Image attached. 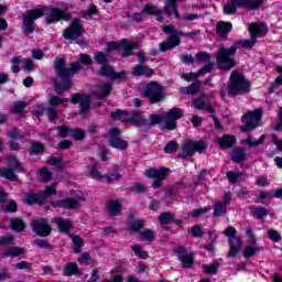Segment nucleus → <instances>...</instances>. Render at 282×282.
I'll use <instances>...</instances> for the list:
<instances>
[{"instance_id":"ddd939ff","label":"nucleus","mask_w":282,"mask_h":282,"mask_svg":"<svg viewBox=\"0 0 282 282\" xmlns=\"http://www.w3.org/2000/svg\"><path fill=\"white\" fill-rule=\"evenodd\" d=\"M85 29H83V22L78 19L74 20L72 24L63 31V36L66 41H76L83 36Z\"/></svg>"},{"instance_id":"bf43d9fd","label":"nucleus","mask_w":282,"mask_h":282,"mask_svg":"<svg viewBox=\"0 0 282 282\" xmlns=\"http://www.w3.org/2000/svg\"><path fill=\"white\" fill-rule=\"evenodd\" d=\"M40 195H44L45 202H47V197H51V195H56V183L47 186L44 192L40 193Z\"/></svg>"},{"instance_id":"a18cd8bd","label":"nucleus","mask_w":282,"mask_h":282,"mask_svg":"<svg viewBox=\"0 0 282 282\" xmlns=\"http://www.w3.org/2000/svg\"><path fill=\"white\" fill-rule=\"evenodd\" d=\"M48 102L51 107H56L58 105H63L64 107H67V104L69 102V98H61L58 96H51L48 98Z\"/></svg>"},{"instance_id":"473e14b6","label":"nucleus","mask_w":282,"mask_h":282,"mask_svg":"<svg viewBox=\"0 0 282 282\" xmlns=\"http://www.w3.org/2000/svg\"><path fill=\"white\" fill-rule=\"evenodd\" d=\"M149 118L150 121L148 122L147 127H155V124H159L162 131L166 130V128H163V124L165 122L164 115L152 113L149 116Z\"/></svg>"},{"instance_id":"4d7b16f0","label":"nucleus","mask_w":282,"mask_h":282,"mask_svg":"<svg viewBox=\"0 0 282 282\" xmlns=\"http://www.w3.org/2000/svg\"><path fill=\"white\" fill-rule=\"evenodd\" d=\"M94 61H96V63H98L99 65H107V61H109V56H107V54L102 53V52H97L94 55Z\"/></svg>"},{"instance_id":"6e6d98bb","label":"nucleus","mask_w":282,"mask_h":282,"mask_svg":"<svg viewBox=\"0 0 282 282\" xmlns=\"http://www.w3.org/2000/svg\"><path fill=\"white\" fill-rule=\"evenodd\" d=\"M113 67H111L110 65H102L101 68L99 69L98 74L99 76H106L108 78H111V76H113Z\"/></svg>"},{"instance_id":"052dcab7","label":"nucleus","mask_w":282,"mask_h":282,"mask_svg":"<svg viewBox=\"0 0 282 282\" xmlns=\"http://www.w3.org/2000/svg\"><path fill=\"white\" fill-rule=\"evenodd\" d=\"M8 137L11 140H25V135L23 133H21V131L19 129H13V130L9 131Z\"/></svg>"},{"instance_id":"f8f14e48","label":"nucleus","mask_w":282,"mask_h":282,"mask_svg":"<svg viewBox=\"0 0 282 282\" xmlns=\"http://www.w3.org/2000/svg\"><path fill=\"white\" fill-rule=\"evenodd\" d=\"M165 122L163 129L174 131L177 128V120L184 117V111L181 108H172L167 112L163 113Z\"/></svg>"},{"instance_id":"c756f323","label":"nucleus","mask_w":282,"mask_h":282,"mask_svg":"<svg viewBox=\"0 0 282 282\" xmlns=\"http://www.w3.org/2000/svg\"><path fill=\"white\" fill-rule=\"evenodd\" d=\"M132 69L134 76H148V78H151V76L155 74V70H153L147 65H135Z\"/></svg>"},{"instance_id":"8fccbe9b","label":"nucleus","mask_w":282,"mask_h":282,"mask_svg":"<svg viewBox=\"0 0 282 282\" xmlns=\"http://www.w3.org/2000/svg\"><path fill=\"white\" fill-rule=\"evenodd\" d=\"M43 151H45V147L43 145V143L35 142L31 144L29 155H41Z\"/></svg>"},{"instance_id":"13d9d810","label":"nucleus","mask_w":282,"mask_h":282,"mask_svg":"<svg viewBox=\"0 0 282 282\" xmlns=\"http://www.w3.org/2000/svg\"><path fill=\"white\" fill-rule=\"evenodd\" d=\"M131 249L133 250L134 254H137V257H139V259H148L149 258V253H147V251L142 250V246L133 245L131 247Z\"/></svg>"},{"instance_id":"9b49d317","label":"nucleus","mask_w":282,"mask_h":282,"mask_svg":"<svg viewBox=\"0 0 282 282\" xmlns=\"http://www.w3.org/2000/svg\"><path fill=\"white\" fill-rule=\"evenodd\" d=\"M84 200L85 196L83 195V193H77L74 195V197L54 200L52 203V206H54L55 208H65L66 210H76L80 208V202Z\"/></svg>"},{"instance_id":"e2e57ef3","label":"nucleus","mask_w":282,"mask_h":282,"mask_svg":"<svg viewBox=\"0 0 282 282\" xmlns=\"http://www.w3.org/2000/svg\"><path fill=\"white\" fill-rule=\"evenodd\" d=\"M131 230H134V232H140L144 228V220L142 219H135L130 224Z\"/></svg>"},{"instance_id":"cd10ccee","label":"nucleus","mask_w":282,"mask_h":282,"mask_svg":"<svg viewBox=\"0 0 282 282\" xmlns=\"http://www.w3.org/2000/svg\"><path fill=\"white\" fill-rule=\"evenodd\" d=\"M52 223L56 224L59 232H69V230H72V227L74 226L72 221H69L68 219H63L62 217L52 218Z\"/></svg>"},{"instance_id":"f3484780","label":"nucleus","mask_w":282,"mask_h":282,"mask_svg":"<svg viewBox=\"0 0 282 282\" xmlns=\"http://www.w3.org/2000/svg\"><path fill=\"white\" fill-rule=\"evenodd\" d=\"M32 230L37 237H50L52 232V228L47 224V219L45 218H37L32 221Z\"/></svg>"},{"instance_id":"338daca9","label":"nucleus","mask_w":282,"mask_h":282,"mask_svg":"<svg viewBox=\"0 0 282 282\" xmlns=\"http://www.w3.org/2000/svg\"><path fill=\"white\" fill-rule=\"evenodd\" d=\"M180 149V145L175 141H170L165 148H164V153H175Z\"/></svg>"},{"instance_id":"72a5a7b5","label":"nucleus","mask_w":282,"mask_h":282,"mask_svg":"<svg viewBox=\"0 0 282 282\" xmlns=\"http://www.w3.org/2000/svg\"><path fill=\"white\" fill-rule=\"evenodd\" d=\"M268 139L267 134H262L258 141H254V137L252 134H249L247 139H242L241 142L242 144H248L251 148H257L261 144H263V142H265V140Z\"/></svg>"},{"instance_id":"4be33fe9","label":"nucleus","mask_w":282,"mask_h":282,"mask_svg":"<svg viewBox=\"0 0 282 282\" xmlns=\"http://www.w3.org/2000/svg\"><path fill=\"white\" fill-rule=\"evenodd\" d=\"M166 175H169V169L167 167H161V169H150L145 171V176L150 177L152 180H166Z\"/></svg>"},{"instance_id":"4468645a","label":"nucleus","mask_w":282,"mask_h":282,"mask_svg":"<svg viewBox=\"0 0 282 282\" xmlns=\"http://www.w3.org/2000/svg\"><path fill=\"white\" fill-rule=\"evenodd\" d=\"M47 10L44 12V14H46V23L48 25H52V23H58V21L63 20V21H69V19H72V17L69 15V13L67 11H63L61 9L57 8H47L44 7Z\"/></svg>"},{"instance_id":"49530a36","label":"nucleus","mask_w":282,"mask_h":282,"mask_svg":"<svg viewBox=\"0 0 282 282\" xmlns=\"http://www.w3.org/2000/svg\"><path fill=\"white\" fill-rule=\"evenodd\" d=\"M70 239L74 243L73 250L75 254H80L82 248L85 245V242L83 241V238H80L79 236H70Z\"/></svg>"},{"instance_id":"37998d69","label":"nucleus","mask_w":282,"mask_h":282,"mask_svg":"<svg viewBox=\"0 0 282 282\" xmlns=\"http://www.w3.org/2000/svg\"><path fill=\"white\" fill-rule=\"evenodd\" d=\"M141 241H147L148 243H153L155 241V232L151 229H144L140 232Z\"/></svg>"},{"instance_id":"7ed1b4c3","label":"nucleus","mask_w":282,"mask_h":282,"mask_svg":"<svg viewBox=\"0 0 282 282\" xmlns=\"http://www.w3.org/2000/svg\"><path fill=\"white\" fill-rule=\"evenodd\" d=\"M161 30H163L164 34L167 35V39L159 44V52H169L170 50H174V47H178L181 36L188 37L191 34V32H181L173 25L161 26Z\"/></svg>"},{"instance_id":"f257e3e1","label":"nucleus","mask_w":282,"mask_h":282,"mask_svg":"<svg viewBox=\"0 0 282 282\" xmlns=\"http://www.w3.org/2000/svg\"><path fill=\"white\" fill-rule=\"evenodd\" d=\"M54 72L57 78H61L63 83H55L54 91L57 96H63L67 89H72V79L70 77L74 74H78L80 72V63L73 62L70 67H67L65 59L61 57H56L53 63Z\"/></svg>"},{"instance_id":"39448f33","label":"nucleus","mask_w":282,"mask_h":282,"mask_svg":"<svg viewBox=\"0 0 282 282\" xmlns=\"http://www.w3.org/2000/svg\"><path fill=\"white\" fill-rule=\"evenodd\" d=\"M141 98H147L150 105H158V102H163L166 98L164 93V87L158 82H150L142 90Z\"/></svg>"},{"instance_id":"c9c22d12","label":"nucleus","mask_w":282,"mask_h":282,"mask_svg":"<svg viewBox=\"0 0 282 282\" xmlns=\"http://www.w3.org/2000/svg\"><path fill=\"white\" fill-rule=\"evenodd\" d=\"M227 178L229 181V184H237V182H243V180H246V175L243 174V172L228 171Z\"/></svg>"},{"instance_id":"6ab92c4d","label":"nucleus","mask_w":282,"mask_h":282,"mask_svg":"<svg viewBox=\"0 0 282 282\" xmlns=\"http://www.w3.org/2000/svg\"><path fill=\"white\" fill-rule=\"evenodd\" d=\"M241 246H243V240H241L239 237L229 238V252L227 257H237L241 250Z\"/></svg>"},{"instance_id":"a211bd4d","label":"nucleus","mask_w":282,"mask_h":282,"mask_svg":"<svg viewBox=\"0 0 282 282\" xmlns=\"http://www.w3.org/2000/svg\"><path fill=\"white\" fill-rule=\"evenodd\" d=\"M22 200L28 206H32V204H45V194H34V192L29 191L23 194Z\"/></svg>"},{"instance_id":"69168bd1","label":"nucleus","mask_w":282,"mask_h":282,"mask_svg":"<svg viewBox=\"0 0 282 282\" xmlns=\"http://www.w3.org/2000/svg\"><path fill=\"white\" fill-rule=\"evenodd\" d=\"M33 245L39 246L41 249L52 250V245H50V242H47L45 239H35Z\"/></svg>"},{"instance_id":"2eb2a0df","label":"nucleus","mask_w":282,"mask_h":282,"mask_svg":"<svg viewBox=\"0 0 282 282\" xmlns=\"http://www.w3.org/2000/svg\"><path fill=\"white\" fill-rule=\"evenodd\" d=\"M109 144L112 147V149H119V151H124L129 148V142L126 140H121L120 135H122V132L118 128H112L109 130Z\"/></svg>"},{"instance_id":"412c9836","label":"nucleus","mask_w":282,"mask_h":282,"mask_svg":"<svg viewBox=\"0 0 282 282\" xmlns=\"http://www.w3.org/2000/svg\"><path fill=\"white\" fill-rule=\"evenodd\" d=\"M250 35L254 39L258 36H265L268 34V25L263 23H251L249 25Z\"/></svg>"},{"instance_id":"bb28decb","label":"nucleus","mask_w":282,"mask_h":282,"mask_svg":"<svg viewBox=\"0 0 282 282\" xmlns=\"http://www.w3.org/2000/svg\"><path fill=\"white\" fill-rule=\"evenodd\" d=\"M247 155H248V153L246 152V149H243V148H235L229 153V158H230L231 162H235L236 164L243 162V160H246Z\"/></svg>"},{"instance_id":"79ce46f5","label":"nucleus","mask_w":282,"mask_h":282,"mask_svg":"<svg viewBox=\"0 0 282 282\" xmlns=\"http://www.w3.org/2000/svg\"><path fill=\"white\" fill-rule=\"evenodd\" d=\"M174 219L175 215H173V213L170 212H164L159 216V223L162 226H169V224H171Z\"/></svg>"},{"instance_id":"7c9ffc66","label":"nucleus","mask_w":282,"mask_h":282,"mask_svg":"<svg viewBox=\"0 0 282 282\" xmlns=\"http://www.w3.org/2000/svg\"><path fill=\"white\" fill-rule=\"evenodd\" d=\"M110 116L113 120H120V122H124L126 124H129V118L131 116V111L118 109L110 112Z\"/></svg>"},{"instance_id":"dca6fc26","label":"nucleus","mask_w":282,"mask_h":282,"mask_svg":"<svg viewBox=\"0 0 282 282\" xmlns=\"http://www.w3.org/2000/svg\"><path fill=\"white\" fill-rule=\"evenodd\" d=\"M70 102H73V105H79V113L83 116L89 112L91 107V97L87 95L73 94L70 95Z\"/></svg>"},{"instance_id":"423d86ee","label":"nucleus","mask_w":282,"mask_h":282,"mask_svg":"<svg viewBox=\"0 0 282 282\" xmlns=\"http://www.w3.org/2000/svg\"><path fill=\"white\" fill-rule=\"evenodd\" d=\"M264 0H231L223 7L224 14H237V8H246V10H259L263 6Z\"/></svg>"},{"instance_id":"393cba45","label":"nucleus","mask_w":282,"mask_h":282,"mask_svg":"<svg viewBox=\"0 0 282 282\" xmlns=\"http://www.w3.org/2000/svg\"><path fill=\"white\" fill-rule=\"evenodd\" d=\"M163 12L167 17H171L174 14L177 19H180V11H177V0H166L163 7Z\"/></svg>"},{"instance_id":"20e7f679","label":"nucleus","mask_w":282,"mask_h":282,"mask_svg":"<svg viewBox=\"0 0 282 282\" xmlns=\"http://www.w3.org/2000/svg\"><path fill=\"white\" fill-rule=\"evenodd\" d=\"M235 54H237V46H231L225 48L224 45L219 46L216 54V63L219 69L230 70L237 65V59H235Z\"/></svg>"},{"instance_id":"a19ab883","label":"nucleus","mask_w":282,"mask_h":282,"mask_svg":"<svg viewBox=\"0 0 282 282\" xmlns=\"http://www.w3.org/2000/svg\"><path fill=\"white\" fill-rule=\"evenodd\" d=\"M10 226L15 232H23V230H25V223L21 220V218H12L10 220Z\"/></svg>"},{"instance_id":"c03bdc74","label":"nucleus","mask_w":282,"mask_h":282,"mask_svg":"<svg viewBox=\"0 0 282 282\" xmlns=\"http://www.w3.org/2000/svg\"><path fill=\"white\" fill-rule=\"evenodd\" d=\"M261 250H263V248L256 245L247 246L243 251V257L246 259H250V257H254V254H257V252H261Z\"/></svg>"},{"instance_id":"e433bc0d","label":"nucleus","mask_w":282,"mask_h":282,"mask_svg":"<svg viewBox=\"0 0 282 282\" xmlns=\"http://www.w3.org/2000/svg\"><path fill=\"white\" fill-rule=\"evenodd\" d=\"M193 259L192 253L178 254V261H181L184 269L193 268Z\"/></svg>"},{"instance_id":"a878e982","label":"nucleus","mask_w":282,"mask_h":282,"mask_svg":"<svg viewBox=\"0 0 282 282\" xmlns=\"http://www.w3.org/2000/svg\"><path fill=\"white\" fill-rule=\"evenodd\" d=\"M97 98H107L111 94V83H101L94 89Z\"/></svg>"},{"instance_id":"1a4fd4ad","label":"nucleus","mask_w":282,"mask_h":282,"mask_svg":"<svg viewBox=\"0 0 282 282\" xmlns=\"http://www.w3.org/2000/svg\"><path fill=\"white\" fill-rule=\"evenodd\" d=\"M262 116V109H256L254 111L245 113L242 117L243 126L240 128L241 131H243V133H250V131H254V129L259 127V122H261Z\"/></svg>"},{"instance_id":"4c0bfd02","label":"nucleus","mask_w":282,"mask_h":282,"mask_svg":"<svg viewBox=\"0 0 282 282\" xmlns=\"http://www.w3.org/2000/svg\"><path fill=\"white\" fill-rule=\"evenodd\" d=\"M251 214L254 217V219H263V217H268L269 212L265 207H251Z\"/></svg>"},{"instance_id":"6e6552de","label":"nucleus","mask_w":282,"mask_h":282,"mask_svg":"<svg viewBox=\"0 0 282 282\" xmlns=\"http://www.w3.org/2000/svg\"><path fill=\"white\" fill-rule=\"evenodd\" d=\"M208 149V143L200 141L188 140L183 143L182 151L178 154V158L182 160H188V158L195 155V153H204Z\"/></svg>"},{"instance_id":"5fc2aeb1","label":"nucleus","mask_w":282,"mask_h":282,"mask_svg":"<svg viewBox=\"0 0 282 282\" xmlns=\"http://www.w3.org/2000/svg\"><path fill=\"white\" fill-rule=\"evenodd\" d=\"M9 166L11 169H13V171H18L19 173H21V171H23V165L21 163H19V161H17L15 155L9 156Z\"/></svg>"},{"instance_id":"680f3d73","label":"nucleus","mask_w":282,"mask_h":282,"mask_svg":"<svg viewBox=\"0 0 282 282\" xmlns=\"http://www.w3.org/2000/svg\"><path fill=\"white\" fill-rule=\"evenodd\" d=\"M195 61L197 63H210V54L207 52H198Z\"/></svg>"},{"instance_id":"c85d7f7f","label":"nucleus","mask_w":282,"mask_h":282,"mask_svg":"<svg viewBox=\"0 0 282 282\" xmlns=\"http://www.w3.org/2000/svg\"><path fill=\"white\" fill-rule=\"evenodd\" d=\"M218 144L221 149H232V147L237 144V138H235V135L225 134L218 138Z\"/></svg>"},{"instance_id":"603ef678","label":"nucleus","mask_w":282,"mask_h":282,"mask_svg":"<svg viewBox=\"0 0 282 282\" xmlns=\"http://www.w3.org/2000/svg\"><path fill=\"white\" fill-rule=\"evenodd\" d=\"M213 210V207H210V205L204 207V208H199V209H194L191 212V217L192 219H197L199 217H202V215H206V213Z\"/></svg>"},{"instance_id":"774afa93","label":"nucleus","mask_w":282,"mask_h":282,"mask_svg":"<svg viewBox=\"0 0 282 282\" xmlns=\"http://www.w3.org/2000/svg\"><path fill=\"white\" fill-rule=\"evenodd\" d=\"M28 107V104L24 101H15L12 106L13 113H21Z\"/></svg>"},{"instance_id":"aec40b11","label":"nucleus","mask_w":282,"mask_h":282,"mask_svg":"<svg viewBox=\"0 0 282 282\" xmlns=\"http://www.w3.org/2000/svg\"><path fill=\"white\" fill-rule=\"evenodd\" d=\"M130 124H133L134 127H147L149 124V121L142 117V112L138 110L130 111L129 121Z\"/></svg>"},{"instance_id":"0e129e2a","label":"nucleus","mask_w":282,"mask_h":282,"mask_svg":"<svg viewBox=\"0 0 282 282\" xmlns=\"http://www.w3.org/2000/svg\"><path fill=\"white\" fill-rule=\"evenodd\" d=\"M0 246H14V237L12 235L1 236Z\"/></svg>"},{"instance_id":"ea45409f","label":"nucleus","mask_w":282,"mask_h":282,"mask_svg":"<svg viewBox=\"0 0 282 282\" xmlns=\"http://www.w3.org/2000/svg\"><path fill=\"white\" fill-rule=\"evenodd\" d=\"M221 267V263L215 261L212 264H203V272L205 274H217L219 272V268Z\"/></svg>"},{"instance_id":"f704fd0d","label":"nucleus","mask_w":282,"mask_h":282,"mask_svg":"<svg viewBox=\"0 0 282 282\" xmlns=\"http://www.w3.org/2000/svg\"><path fill=\"white\" fill-rule=\"evenodd\" d=\"M120 210H122V205H120L118 200H109L107 203V212L109 215H112V217H118Z\"/></svg>"},{"instance_id":"0eeeda50","label":"nucleus","mask_w":282,"mask_h":282,"mask_svg":"<svg viewBox=\"0 0 282 282\" xmlns=\"http://www.w3.org/2000/svg\"><path fill=\"white\" fill-rule=\"evenodd\" d=\"M47 12V8H41V9H33L29 10L22 15V21H23V26H22V32L23 34H34V30L36 28V19H41L43 14Z\"/></svg>"},{"instance_id":"b1692460","label":"nucleus","mask_w":282,"mask_h":282,"mask_svg":"<svg viewBox=\"0 0 282 282\" xmlns=\"http://www.w3.org/2000/svg\"><path fill=\"white\" fill-rule=\"evenodd\" d=\"M63 274L64 276H83V271L76 262H68L64 265Z\"/></svg>"},{"instance_id":"f03ea898","label":"nucleus","mask_w":282,"mask_h":282,"mask_svg":"<svg viewBox=\"0 0 282 282\" xmlns=\"http://www.w3.org/2000/svg\"><path fill=\"white\" fill-rule=\"evenodd\" d=\"M226 91L228 96H243V94H250V82L246 79V76L239 70L231 73L229 78V86L224 85L220 91L221 98H226Z\"/></svg>"},{"instance_id":"de8ad7c7","label":"nucleus","mask_w":282,"mask_h":282,"mask_svg":"<svg viewBox=\"0 0 282 282\" xmlns=\"http://www.w3.org/2000/svg\"><path fill=\"white\" fill-rule=\"evenodd\" d=\"M257 43V39L250 36L249 40H240L236 42V45H240V47H245V50H252Z\"/></svg>"},{"instance_id":"09e8293b","label":"nucleus","mask_w":282,"mask_h":282,"mask_svg":"<svg viewBox=\"0 0 282 282\" xmlns=\"http://www.w3.org/2000/svg\"><path fill=\"white\" fill-rule=\"evenodd\" d=\"M24 250L20 247H11L4 251V257H21V254H24Z\"/></svg>"},{"instance_id":"864d4df0","label":"nucleus","mask_w":282,"mask_h":282,"mask_svg":"<svg viewBox=\"0 0 282 282\" xmlns=\"http://www.w3.org/2000/svg\"><path fill=\"white\" fill-rule=\"evenodd\" d=\"M142 14L155 17L156 14H160V9L154 4H145L142 9Z\"/></svg>"},{"instance_id":"3c124183","label":"nucleus","mask_w":282,"mask_h":282,"mask_svg":"<svg viewBox=\"0 0 282 282\" xmlns=\"http://www.w3.org/2000/svg\"><path fill=\"white\" fill-rule=\"evenodd\" d=\"M0 175L7 180H10V182H14V180H17V174H14V171L8 167H0Z\"/></svg>"},{"instance_id":"9d476101","label":"nucleus","mask_w":282,"mask_h":282,"mask_svg":"<svg viewBox=\"0 0 282 282\" xmlns=\"http://www.w3.org/2000/svg\"><path fill=\"white\" fill-rule=\"evenodd\" d=\"M118 50L120 56L123 58L127 56H133V52L131 50H138V43L130 42L128 40H122L121 42H109L107 52H113Z\"/></svg>"},{"instance_id":"58836bf2","label":"nucleus","mask_w":282,"mask_h":282,"mask_svg":"<svg viewBox=\"0 0 282 282\" xmlns=\"http://www.w3.org/2000/svg\"><path fill=\"white\" fill-rule=\"evenodd\" d=\"M193 102H194L195 109H198V110L206 109L208 113H215V108L206 104V101H204L203 99H195Z\"/></svg>"},{"instance_id":"5701e85b","label":"nucleus","mask_w":282,"mask_h":282,"mask_svg":"<svg viewBox=\"0 0 282 282\" xmlns=\"http://www.w3.org/2000/svg\"><path fill=\"white\" fill-rule=\"evenodd\" d=\"M232 30V23L220 21L216 24V34L220 36V39H228V34H230Z\"/></svg>"},{"instance_id":"2f4dec72","label":"nucleus","mask_w":282,"mask_h":282,"mask_svg":"<svg viewBox=\"0 0 282 282\" xmlns=\"http://www.w3.org/2000/svg\"><path fill=\"white\" fill-rule=\"evenodd\" d=\"M228 214V205L221 203V200H216L214 205V217H226Z\"/></svg>"}]
</instances>
